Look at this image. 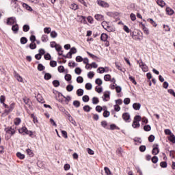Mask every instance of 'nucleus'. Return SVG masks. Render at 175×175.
Masks as SVG:
<instances>
[{
	"label": "nucleus",
	"mask_w": 175,
	"mask_h": 175,
	"mask_svg": "<svg viewBox=\"0 0 175 175\" xmlns=\"http://www.w3.org/2000/svg\"><path fill=\"white\" fill-rule=\"evenodd\" d=\"M27 42H28V40H27V38H25V37H23L21 38V43L22 44H25V43H27Z\"/></svg>",
	"instance_id": "obj_48"
},
{
	"label": "nucleus",
	"mask_w": 175,
	"mask_h": 175,
	"mask_svg": "<svg viewBox=\"0 0 175 175\" xmlns=\"http://www.w3.org/2000/svg\"><path fill=\"white\" fill-rule=\"evenodd\" d=\"M160 166L162 167H167V163H166V161H163L160 163Z\"/></svg>",
	"instance_id": "obj_60"
},
{
	"label": "nucleus",
	"mask_w": 175,
	"mask_h": 175,
	"mask_svg": "<svg viewBox=\"0 0 175 175\" xmlns=\"http://www.w3.org/2000/svg\"><path fill=\"white\" fill-rule=\"evenodd\" d=\"M50 66L52 67V68H55V66H57V62L54 61V60H52L50 62Z\"/></svg>",
	"instance_id": "obj_43"
},
{
	"label": "nucleus",
	"mask_w": 175,
	"mask_h": 175,
	"mask_svg": "<svg viewBox=\"0 0 175 175\" xmlns=\"http://www.w3.org/2000/svg\"><path fill=\"white\" fill-rule=\"evenodd\" d=\"M101 24H102V27H103L104 29H106V28H107L109 26V23L106 21H103Z\"/></svg>",
	"instance_id": "obj_38"
},
{
	"label": "nucleus",
	"mask_w": 175,
	"mask_h": 175,
	"mask_svg": "<svg viewBox=\"0 0 175 175\" xmlns=\"http://www.w3.org/2000/svg\"><path fill=\"white\" fill-rule=\"evenodd\" d=\"M97 70L98 71V73H100V74L105 73V68H103V67L98 68L97 69Z\"/></svg>",
	"instance_id": "obj_52"
},
{
	"label": "nucleus",
	"mask_w": 175,
	"mask_h": 175,
	"mask_svg": "<svg viewBox=\"0 0 175 175\" xmlns=\"http://www.w3.org/2000/svg\"><path fill=\"white\" fill-rule=\"evenodd\" d=\"M77 62H83V57L81 56H77L76 57Z\"/></svg>",
	"instance_id": "obj_61"
},
{
	"label": "nucleus",
	"mask_w": 175,
	"mask_h": 175,
	"mask_svg": "<svg viewBox=\"0 0 175 175\" xmlns=\"http://www.w3.org/2000/svg\"><path fill=\"white\" fill-rule=\"evenodd\" d=\"M55 49L57 52L59 53V55H62V47H61V45L57 44L56 46H55Z\"/></svg>",
	"instance_id": "obj_15"
},
{
	"label": "nucleus",
	"mask_w": 175,
	"mask_h": 175,
	"mask_svg": "<svg viewBox=\"0 0 175 175\" xmlns=\"http://www.w3.org/2000/svg\"><path fill=\"white\" fill-rule=\"evenodd\" d=\"M38 70L42 72V70H44V66L40 64L38 66Z\"/></svg>",
	"instance_id": "obj_59"
},
{
	"label": "nucleus",
	"mask_w": 175,
	"mask_h": 175,
	"mask_svg": "<svg viewBox=\"0 0 175 175\" xmlns=\"http://www.w3.org/2000/svg\"><path fill=\"white\" fill-rule=\"evenodd\" d=\"M16 156L18 158H19V159H24V158H25V155L20 152L16 153Z\"/></svg>",
	"instance_id": "obj_25"
},
{
	"label": "nucleus",
	"mask_w": 175,
	"mask_h": 175,
	"mask_svg": "<svg viewBox=\"0 0 175 175\" xmlns=\"http://www.w3.org/2000/svg\"><path fill=\"white\" fill-rule=\"evenodd\" d=\"M148 21L149 23H150V24H152V25H153V27H157V26L158 25L157 24V23H155L152 18H148Z\"/></svg>",
	"instance_id": "obj_29"
},
{
	"label": "nucleus",
	"mask_w": 175,
	"mask_h": 175,
	"mask_svg": "<svg viewBox=\"0 0 175 175\" xmlns=\"http://www.w3.org/2000/svg\"><path fill=\"white\" fill-rule=\"evenodd\" d=\"M85 88L86 90H92V84L90 83H88L85 84Z\"/></svg>",
	"instance_id": "obj_39"
},
{
	"label": "nucleus",
	"mask_w": 175,
	"mask_h": 175,
	"mask_svg": "<svg viewBox=\"0 0 175 175\" xmlns=\"http://www.w3.org/2000/svg\"><path fill=\"white\" fill-rule=\"evenodd\" d=\"M21 123V119H20V118H16L14 120V125H20Z\"/></svg>",
	"instance_id": "obj_19"
},
{
	"label": "nucleus",
	"mask_w": 175,
	"mask_h": 175,
	"mask_svg": "<svg viewBox=\"0 0 175 175\" xmlns=\"http://www.w3.org/2000/svg\"><path fill=\"white\" fill-rule=\"evenodd\" d=\"M139 27H142L145 35H150V30L148 29V28H147V27H146L144 24H143V23H140Z\"/></svg>",
	"instance_id": "obj_5"
},
{
	"label": "nucleus",
	"mask_w": 175,
	"mask_h": 175,
	"mask_svg": "<svg viewBox=\"0 0 175 175\" xmlns=\"http://www.w3.org/2000/svg\"><path fill=\"white\" fill-rule=\"evenodd\" d=\"M104 80L105 81H110L111 80V76L110 75H105L104 76Z\"/></svg>",
	"instance_id": "obj_28"
},
{
	"label": "nucleus",
	"mask_w": 175,
	"mask_h": 175,
	"mask_svg": "<svg viewBox=\"0 0 175 175\" xmlns=\"http://www.w3.org/2000/svg\"><path fill=\"white\" fill-rule=\"evenodd\" d=\"M26 152H27V155H29L31 157H32L35 155V154H33V152L32 151V150H31L29 148L26 150Z\"/></svg>",
	"instance_id": "obj_18"
},
{
	"label": "nucleus",
	"mask_w": 175,
	"mask_h": 175,
	"mask_svg": "<svg viewBox=\"0 0 175 175\" xmlns=\"http://www.w3.org/2000/svg\"><path fill=\"white\" fill-rule=\"evenodd\" d=\"M94 76H95V73H94V72L90 71L88 73V77L89 79H92Z\"/></svg>",
	"instance_id": "obj_42"
},
{
	"label": "nucleus",
	"mask_w": 175,
	"mask_h": 175,
	"mask_svg": "<svg viewBox=\"0 0 175 175\" xmlns=\"http://www.w3.org/2000/svg\"><path fill=\"white\" fill-rule=\"evenodd\" d=\"M41 40H42V42H48L49 36H47V35H46V34L42 35V36L41 38Z\"/></svg>",
	"instance_id": "obj_27"
},
{
	"label": "nucleus",
	"mask_w": 175,
	"mask_h": 175,
	"mask_svg": "<svg viewBox=\"0 0 175 175\" xmlns=\"http://www.w3.org/2000/svg\"><path fill=\"white\" fill-rule=\"evenodd\" d=\"M83 110L84 111H91V107L88 105H85L83 107Z\"/></svg>",
	"instance_id": "obj_58"
},
{
	"label": "nucleus",
	"mask_w": 175,
	"mask_h": 175,
	"mask_svg": "<svg viewBox=\"0 0 175 175\" xmlns=\"http://www.w3.org/2000/svg\"><path fill=\"white\" fill-rule=\"evenodd\" d=\"M66 90H67V91H68V92L73 91V85H67Z\"/></svg>",
	"instance_id": "obj_46"
},
{
	"label": "nucleus",
	"mask_w": 175,
	"mask_h": 175,
	"mask_svg": "<svg viewBox=\"0 0 175 175\" xmlns=\"http://www.w3.org/2000/svg\"><path fill=\"white\" fill-rule=\"evenodd\" d=\"M18 132L19 133H25L26 135H29V133H31V131H28V129H27V127L23 126L21 129H18Z\"/></svg>",
	"instance_id": "obj_7"
},
{
	"label": "nucleus",
	"mask_w": 175,
	"mask_h": 175,
	"mask_svg": "<svg viewBox=\"0 0 175 175\" xmlns=\"http://www.w3.org/2000/svg\"><path fill=\"white\" fill-rule=\"evenodd\" d=\"M148 140L150 143H152V142H154V140H155V136L151 135L149 136L148 137Z\"/></svg>",
	"instance_id": "obj_54"
},
{
	"label": "nucleus",
	"mask_w": 175,
	"mask_h": 175,
	"mask_svg": "<svg viewBox=\"0 0 175 175\" xmlns=\"http://www.w3.org/2000/svg\"><path fill=\"white\" fill-rule=\"evenodd\" d=\"M76 53H77V49L75 47H72L70 49L67 55H69L70 58H72V54H76Z\"/></svg>",
	"instance_id": "obj_11"
},
{
	"label": "nucleus",
	"mask_w": 175,
	"mask_h": 175,
	"mask_svg": "<svg viewBox=\"0 0 175 175\" xmlns=\"http://www.w3.org/2000/svg\"><path fill=\"white\" fill-rule=\"evenodd\" d=\"M82 100L84 102H88L90 100V96H88V95H85L83 96Z\"/></svg>",
	"instance_id": "obj_49"
},
{
	"label": "nucleus",
	"mask_w": 175,
	"mask_h": 175,
	"mask_svg": "<svg viewBox=\"0 0 175 175\" xmlns=\"http://www.w3.org/2000/svg\"><path fill=\"white\" fill-rule=\"evenodd\" d=\"M5 132L9 135H14L16 133V129H12V127H8L5 129Z\"/></svg>",
	"instance_id": "obj_8"
},
{
	"label": "nucleus",
	"mask_w": 175,
	"mask_h": 175,
	"mask_svg": "<svg viewBox=\"0 0 175 175\" xmlns=\"http://www.w3.org/2000/svg\"><path fill=\"white\" fill-rule=\"evenodd\" d=\"M23 31H24V32H28L29 31V25H25L23 26Z\"/></svg>",
	"instance_id": "obj_45"
},
{
	"label": "nucleus",
	"mask_w": 175,
	"mask_h": 175,
	"mask_svg": "<svg viewBox=\"0 0 175 175\" xmlns=\"http://www.w3.org/2000/svg\"><path fill=\"white\" fill-rule=\"evenodd\" d=\"M110 116V112L109 111H105L103 113V117L107 118Z\"/></svg>",
	"instance_id": "obj_62"
},
{
	"label": "nucleus",
	"mask_w": 175,
	"mask_h": 175,
	"mask_svg": "<svg viewBox=\"0 0 175 175\" xmlns=\"http://www.w3.org/2000/svg\"><path fill=\"white\" fill-rule=\"evenodd\" d=\"M157 3L159 4V6H161V8H163V6L166 5V3H165V1H163V0H157Z\"/></svg>",
	"instance_id": "obj_26"
},
{
	"label": "nucleus",
	"mask_w": 175,
	"mask_h": 175,
	"mask_svg": "<svg viewBox=\"0 0 175 175\" xmlns=\"http://www.w3.org/2000/svg\"><path fill=\"white\" fill-rule=\"evenodd\" d=\"M57 70L59 72V73H64V72H65V68H64V66H59Z\"/></svg>",
	"instance_id": "obj_32"
},
{
	"label": "nucleus",
	"mask_w": 175,
	"mask_h": 175,
	"mask_svg": "<svg viewBox=\"0 0 175 175\" xmlns=\"http://www.w3.org/2000/svg\"><path fill=\"white\" fill-rule=\"evenodd\" d=\"M31 118H33V122L34 124H38V118H36V116H35L34 114H31Z\"/></svg>",
	"instance_id": "obj_36"
},
{
	"label": "nucleus",
	"mask_w": 175,
	"mask_h": 175,
	"mask_svg": "<svg viewBox=\"0 0 175 175\" xmlns=\"http://www.w3.org/2000/svg\"><path fill=\"white\" fill-rule=\"evenodd\" d=\"M87 20L88 23H90V24H94V18H92V16H88Z\"/></svg>",
	"instance_id": "obj_33"
},
{
	"label": "nucleus",
	"mask_w": 175,
	"mask_h": 175,
	"mask_svg": "<svg viewBox=\"0 0 175 175\" xmlns=\"http://www.w3.org/2000/svg\"><path fill=\"white\" fill-rule=\"evenodd\" d=\"M64 79L66 81H72V75L70 74H66Z\"/></svg>",
	"instance_id": "obj_20"
},
{
	"label": "nucleus",
	"mask_w": 175,
	"mask_h": 175,
	"mask_svg": "<svg viewBox=\"0 0 175 175\" xmlns=\"http://www.w3.org/2000/svg\"><path fill=\"white\" fill-rule=\"evenodd\" d=\"M29 47L31 50H35V49H36V44H35L34 42H31L29 44Z\"/></svg>",
	"instance_id": "obj_50"
},
{
	"label": "nucleus",
	"mask_w": 175,
	"mask_h": 175,
	"mask_svg": "<svg viewBox=\"0 0 175 175\" xmlns=\"http://www.w3.org/2000/svg\"><path fill=\"white\" fill-rule=\"evenodd\" d=\"M92 100L93 105H98V103H99V98H98V97H93Z\"/></svg>",
	"instance_id": "obj_24"
},
{
	"label": "nucleus",
	"mask_w": 175,
	"mask_h": 175,
	"mask_svg": "<svg viewBox=\"0 0 175 175\" xmlns=\"http://www.w3.org/2000/svg\"><path fill=\"white\" fill-rule=\"evenodd\" d=\"M140 121H142V116H135L134 118V120L132 124L133 128H139L140 127Z\"/></svg>",
	"instance_id": "obj_1"
},
{
	"label": "nucleus",
	"mask_w": 175,
	"mask_h": 175,
	"mask_svg": "<svg viewBox=\"0 0 175 175\" xmlns=\"http://www.w3.org/2000/svg\"><path fill=\"white\" fill-rule=\"evenodd\" d=\"M77 83H81L84 81V79L82 78V77H78L77 78Z\"/></svg>",
	"instance_id": "obj_57"
},
{
	"label": "nucleus",
	"mask_w": 175,
	"mask_h": 175,
	"mask_svg": "<svg viewBox=\"0 0 175 175\" xmlns=\"http://www.w3.org/2000/svg\"><path fill=\"white\" fill-rule=\"evenodd\" d=\"M53 85H54V87H59V81L58 80H55L53 81Z\"/></svg>",
	"instance_id": "obj_53"
},
{
	"label": "nucleus",
	"mask_w": 175,
	"mask_h": 175,
	"mask_svg": "<svg viewBox=\"0 0 175 175\" xmlns=\"http://www.w3.org/2000/svg\"><path fill=\"white\" fill-rule=\"evenodd\" d=\"M152 162L153 163H157L158 162V158L157 157V156H154L152 158Z\"/></svg>",
	"instance_id": "obj_63"
},
{
	"label": "nucleus",
	"mask_w": 175,
	"mask_h": 175,
	"mask_svg": "<svg viewBox=\"0 0 175 175\" xmlns=\"http://www.w3.org/2000/svg\"><path fill=\"white\" fill-rule=\"evenodd\" d=\"M106 31H107L108 32H113V31H114V28L111 26H107V27H106Z\"/></svg>",
	"instance_id": "obj_40"
},
{
	"label": "nucleus",
	"mask_w": 175,
	"mask_h": 175,
	"mask_svg": "<svg viewBox=\"0 0 175 175\" xmlns=\"http://www.w3.org/2000/svg\"><path fill=\"white\" fill-rule=\"evenodd\" d=\"M14 23H16V18L14 17L8 18L7 19L8 25H13Z\"/></svg>",
	"instance_id": "obj_9"
},
{
	"label": "nucleus",
	"mask_w": 175,
	"mask_h": 175,
	"mask_svg": "<svg viewBox=\"0 0 175 175\" xmlns=\"http://www.w3.org/2000/svg\"><path fill=\"white\" fill-rule=\"evenodd\" d=\"M107 34L103 33L101 34L100 39L103 40V42H106L107 40Z\"/></svg>",
	"instance_id": "obj_17"
},
{
	"label": "nucleus",
	"mask_w": 175,
	"mask_h": 175,
	"mask_svg": "<svg viewBox=\"0 0 175 175\" xmlns=\"http://www.w3.org/2000/svg\"><path fill=\"white\" fill-rule=\"evenodd\" d=\"M104 170L105 175H113V174H111V171H110V169H109V167H105L104 168Z\"/></svg>",
	"instance_id": "obj_22"
},
{
	"label": "nucleus",
	"mask_w": 175,
	"mask_h": 175,
	"mask_svg": "<svg viewBox=\"0 0 175 175\" xmlns=\"http://www.w3.org/2000/svg\"><path fill=\"white\" fill-rule=\"evenodd\" d=\"M122 117L125 122H131V115L129 113H124Z\"/></svg>",
	"instance_id": "obj_3"
},
{
	"label": "nucleus",
	"mask_w": 175,
	"mask_h": 175,
	"mask_svg": "<svg viewBox=\"0 0 175 175\" xmlns=\"http://www.w3.org/2000/svg\"><path fill=\"white\" fill-rule=\"evenodd\" d=\"M94 18H96L97 21H103V20H105L103 15L99 14H96Z\"/></svg>",
	"instance_id": "obj_13"
},
{
	"label": "nucleus",
	"mask_w": 175,
	"mask_h": 175,
	"mask_svg": "<svg viewBox=\"0 0 175 175\" xmlns=\"http://www.w3.org/2000/svg\"><path fill=\"white\" fill-rule=\"evenodd\" d=\"M23 7L25 8L27 10H29V12L32 11V8L31 6L28 5V4L23 3Z\"/></svg>",
	"instance_id": "obj_21"
},
{
	"label": "nucleus",
	"mask_w": 175,
	"mask_h": 175,
	"mask_svg": "<svg viewBox=\"0 0 175 175\" xmlns=\"http://www.w3.org/2000/svg\"><path fill=\"white\" fill-rule=\"evenodd\" d=\"M124 105H129V103H131V98H124Z\"/></svg>",
	"instance_id": "obj_56"
},
{
	"label": "nucleus",
	"mask_w": 175,
	"mask_h": 175,
	"mask_svg": "<svg viewBox=\"0 0 175 175\" xmlns=\"http://www.w3.org/2000/svg\"><path fill=\"white\" fill-rule=\"evenodd\" d=\"M79 6L75 3L71 4L70 5V9H72V10H77Z\"/></svg>",
	"instance_id": "obj_35"
},
{
	"label": "nucleus",
	"mask_w": 175,
	"mask_h": 175,
	"mask_svg": "<svg viewBox=\"0 0 175 175\" xmlns=\"http://www.w3.org/2000/svg\"><path fill=\"white\" fill-rule=\"evenodd\" d=\"M12 29L14 32H17L18 31V25H13Z\"/></svg>",
	"instance_id": "obj_37"
},
{
	"label": "nucleus",
	"mask_w": 175,
	"mask_h": 175,
	"mask_svg": "<svg viewBox=\"0 0 175 175\" xmlns=\"http://www.w3.org/2000/svg\"><path fill=\"white\" fill-rule=\"evenodd\" d=\"M75 72L77 75H81V68L77 67L75 68Z\"/></svg>",
	"instance_id": "obj_44"
},
{
	"label": "nucleus",
	"mask_w": 175,
	"mask_h": 175,
	"mask_svg": "<svg viewBox=\"0 0 175 175\" xmlns=\"http://www.w3.org/2000/svg\"><path fill=\"white\" fill-rule=\"evenodd\" d=\"M169 140H170L172 143L174 144L175 143V136H174V135L172 134L171 135H170Z\"/></svg>",
	"instance_id": "obj_34"
},
{
	"label": "nucleus",
	"mask_w": 175,
	"mask_h": 175,
	"mask_svg": "<svg viewBox=\"0 0 175 175\" xmlns=\"http://www.w3.org/2000/svg\"><path fill=\"white\" fill-rule=\"evenodd\" d=\"M64 167V170L68 171L69 170V169H70V165L65 164Z\"/></svg>",
	"instance_id": "obj_64"
},
{
	"label": "nucleus",
	"mask_w": 175,
	"mask_h": 175,
	"mask_svg": "<svg viewBox=\"0 0 175 175\" xmlns=\"http://www.w3.org/2000/svg\"><path fill=\"white\" fill-rule=\"evenodd\" d=\"M44 79H45V80H50V79H51V74L46 73L44 75Z\"/></svg>",
	"instance_id": "obj_47"
},
{
	"label": "nucleus",
	"mask_w": 175,
	"mask_h": 175,
	"mask_svg": "<svg viewBox=\"0 0 175 175\" xmlns=\"http://www.w3.org/2000/svg\"><path fill=\"white\" fill-rule=\"evenodd\" d=\"M95 83L96 84H98V85H102L103 82L102 81V79L98 78L96 79Z\"/></svg>",
	"instance_id": "obj_41"
},
{
	"label": "nucleus",
	"mask_w": 175,
	"mask_h": 175,
	"mask_svg": "<svg viewBox=\"0 0 175 175\" xmlns=\"http://www.w3.org/2000/svg\"><path fill=\"white\" fill-rule=\"evenodd\" d=\"M15 79H16L17 81H19L20 83H24V79L20 74L16 73L14 75Z\"/></svg>",
	"instance_id": "obj_12"
},
{
	"label": "nucleus",
	"mask_w": 175,
	"mask_h": 175,
	"mask_svg": "<svg viewBox=\"0 0 175 175\" xmlns=\"http://www.w3.org/2000/svg\"><path fill=\"white\" fill-rule=\"evenodd\" d=\"M57 36H58V33H57V31H52L51 32V38H55Z\"/></svg>",
	"instance_id": "obj_30"
},
{
	"label": "nucleus",
	"mask_w": 175,
	"mask_h": 175,
	"mask_svg": "<svg viewBox=\"0 0 175 175\" xmlns=\"http://www.w3.org/2000/svg\"><path fill=\"white\" fill-rule=\"evenodd\" d=\"M110 99V92H105L103 95V100L104 102H107Z\"/></svg>",
	"instance_id": "obj_10"
},
{
	"label": "nucleus",
	"mask_w": 175,
	"mask_h": 175,
	"mask_svg": "<svg viewBox=\"0 0 175 175\" xmlns=\"http://www.w3.org/2000/svg\"><path fill=\"white\" fill-rule=\"evenodd\" d=\"M152 154L153 155H158V154H159V148H158V144L153 145V149L152 150Z\"/></svg>",
	"instance_id": "obj_6"
},
{
	"label": "nucleus",
	"mask_w": 175,
	"mask_h": 175,
	"mask_svg": "<svg viewBox=\"0 0 175 175\" xmlns=\"http://www.w3.org/2000/svg\"><path fill=\"white\" fill-rule=\"evenodd\" d=\"M84 94V90H83V89H79L77 91V95H78V96H83Z\"/></svg>",
	"instance_id": "obj_23"
},
{
	"label": "nucleus",
	"mask_w": 175,
	"mask_h": 175,
	"mask_svg": "<svg viewBox=\"0 0 175 175\" xmlns=\"http://www.w3.org/2000/svg\"><path fill=\"white\" fill-rule=\"evenodd\" d=\"M165 12H166L167 14H168L169 16H172V14H174V10H173L170 8H167L165 10Z\"/></svg>",
	"instance_id": "obj_14"
},
{
	"label": "nucleus",
	"mask_w": 175,
	"mask_h": 175,
	"mask_svg": "<svg viewBox=\"0 0 175 175\" xmlns=\"http://www.w3.org/2000/svg\"><path fill=\"white\" fill-rule=\"evenodd\" d=\"M141 107L142 105H140V103H134L133 105V107L135 110H140Z\"/></svg>",
	"instance_id": "obj_16"
},
{
	"label": "nucleus",
	"mask_w": 175,
	"mask_h": 175,
	"mask_svg": "<svg viewBox=\"0 0 175 175\" xmlns=\"http://www.w3.org/2000/svg\"><path fill=\"white\" fill-rule=\"evenodd\" d=\"M5 100H6V97H5V96H0V103L3 104V103H5Z\"/></svg>",
	"instance_id": "obj_55"
},
{
	"label": "nucleus",
	"mask_w": 175,
	"mask_h": 175,
	"mask_svg": "<svg viewBox=\"0 0 175 175\" xmlns=\"http://www.w3.org/2000/svg\"><path fill=\"white\" fill-rule=\"evenodd\" d=\"M137 64L139 65V68H141L143 72H148V66H147V65L143 63L142 60L138 61Z\"/></svg>",
	"instance_id": "obj_2"
},
{
	"label": "nucleus",
	"mask_w": 175,
	"mask_h": 175,
	"mask_svg": "<svg viewBox=\"0 0 175 175\" xmlns=\"http://www.w3.org/2000/svg\"><path fill=\"white\" fill-rule=\"evenodd\" d=\"M144 130L146 131V132H150V131H151V126L150 125H145L144 126Z\"/></svg>",
	"instance_id": "obj_31"
},
{
	"label": "nucleus",
	"mask_w": 175,
	"mask_h": 175,
	"mask_svg": "<svg viewBox=\"0 0 175 175\" xmlns=\"http://www.w3.org/2000/svg\"><path fill=\"white\" fill-rule=\"evenodd\" d=\"M97 3L99 5V6H101V8H109L110 6L107 2L103 1L102 0H98Z\"/></svg>",
	"instance_id": "obj_4"
},
{
	"label": "nucleus",
	"mask_w": 175,
	"mask_h": 175,
	"mask_svg": "<svg viewBox=\"0 0 175 175\" xmlns=\"http://www.w3.org/2000/svg\"><path fill=\"white\" fill-rule=\"evenodd\" d=\"M44 33H50V32H51V28H50V27H45L44 29Z\"/></svg>",
	"instance_id": "obj_51"
}]
</instances>
